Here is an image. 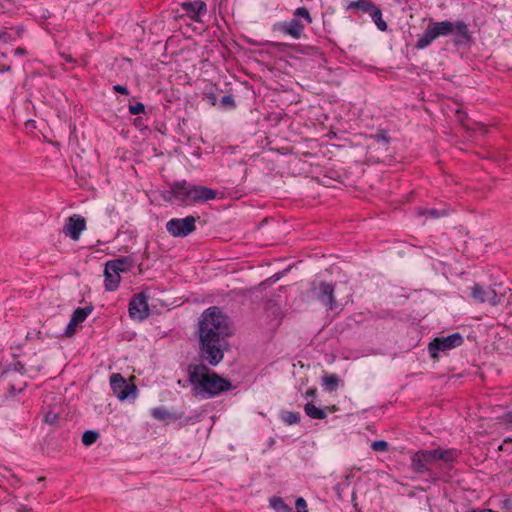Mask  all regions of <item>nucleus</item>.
<instances>
[{"label":"nucleus","mask_w":512,"mask_h":512,"mask_svg":"<svg viewBox=\"0 0 512 512\" xmlns=\"http://www.w3.org/2000/svg\"><path fill=\"white\" fill-rule=\"evenodd\" d=\"M188 374L194 395L212 398L232 389L230 380L224 379L215 372L209 373L205 364L189 365Z\"/></svg>","instance_id":"1"},{"label":"nucleus","mask_w":512,"mask_h":512,"mask_svg":"<svg viewBox=\"0 0 512 512\" xmlns=\"http://www.w3.org/2000/svg\"><path fill=\"white\" fill-rule=\"evenodd\" d=\"M230 335L229 318L218 307H210L202 313L199 336L227 339Z\"/></svg>","instance_id":"2"},{"label":"nucleus","mask_w":512,"mask_h":512,"mask_svg":"<svg viewBox=\"0 0 512 512\" xmlns=\"http://www.w3.org/2000/svg\"><path fill=\"white\" fill-rule=\"evenodd\" d=\"M470 297L477 303H488L491 306H497L504 302L507 294L508 309L507 314L512 316V289L503 287L501 283H495L492 286H485L480 283H474L470 288Z\"/></svg>","instance_id":"3"},{"label":"nucleus","mask_w":512,"mask_h":512,"mask_svg":"<svg viewBox=\"0 0 512 512\" xmlns=\"http://www.w3.org/2000/svg\"><path fill=\"white\" fill-rule=\"evenodd\" d=\"M312 21L309 10L306 7H298L294 10L291 19L274 23L272 31L298 40L304 35L305 27Z\"/></svg>","instance_id":"4"},{"label":"nucleus","mask_w":512,"mask_h":512,"mask_svg":"<svg viewBox=\"0 0 512 512\" xmlns=\"http://www.w3.org/2000/svg\"><path fill=\"white\" fill-rule=\"evenodd\" d=\"M429 24L437 38L453 34L455 35L454 42L456 45H464L471 41L468 25L462 20L456 22L444 20L430 22Z\"/></svg>","instance_id":"5"},{"label":"nucleus","mask_w":512,"mask_h":512,"mask_svg":"<svg viewBox=\"0 0 512 512\" xmlns=\"http://www.w3.org/2000/svg\"><path fill=\"white\" fill-rule=\"evenodd\" d=\"M227 339L199 336V355L211 366H217L224 358Z\"/></svg>","instance_id":"6"},{"label":"nucleus","mask_w":512,"mask_h":512,"mask_svg":"<svg viewBox=\"0 0 512 512\" xmlns=\"http://www.w3.org/2000/svg\"><path fill=\"white\" fill-rule=\"evenodd\" d=\"M312 298L320 302L327 311L342 310L334 296V285L321 281L318 284L312 283Z\"/></svg>","instance_id":"7"},{"label":"nucleus","mask_w":512,"mask_h":512,"mask_svg":"<svg viewBox=\"0 0 512 512\" xmlns=\"http://www.w3.org/2000/svg\"><path fill=\"white\" fill-rule=\"evenodd\" d=\"M463 344V336L456 332L446 337H436L428 344V352L433 359H438L440 352L454 349Z\"/></svg>","instance_id":"8"},{"label":"nucleus","mask_w":512,"mask_h":512,"mask_svg":"<svg viewBox=\"0 0 512 512\" xmlns=\"http://www.w3.org/2000/svg\"><path fill=\"white\" fill-rule=\"evenodd\" d=\"M196 218L192 215L185 218H172L166 223L167 232L175 238H184L196 230Z\"/></svg>","instance_id":"9"},{"label":"nucleus","mask_w":512,"mask_h":512,"mask_svg":"<svg viewBox=\"0 0 512 512\" xmlns=\"http://www.w3.org/2000/svg\"><path fill=\"white\" fill-rule=\"evenodd\" d=\"M110 386L120 401L126 400L129 397L136 398L137 396V387L134 384H128L120 373H113L111 375Z\"/></svg>","instance_id":"10"},{"label":"nucleus","mask_w":512,"mask_h":512,"mask_svg":"<svg viewBox=\"0 0 512 512\" xmlns=\"http://www.w3.org/2000/svg\"><path fill=\"white\" fill-rule=\"evenodd\" d=\"M129 316L133 320L143 321L150 315L148 296L144 292L135 294L129 302Z\"/></svg>","instance_id":"11"},{"label":"nucleus","mask_w":512,"mask_h":512,"mask_svg":"<svg viewBox=\"0 0 512 512\" xmlns=\"http://www.w3.org/2000/svg\"><path fill=\"white\" fill-rule=\"evenodd\" d=\"M436 462L434 449L418 450L411 456V468L417 474H425L431 471L430 465Z\"/></svg>","instance_id":"12"},{"label":"nucleus","mask_w":512,"mask_h":512,"mask_svg":"<svg viewBox=\"0 0 512 512\" xmlns=\"http://www.w3.org/2000/svg\"><path fill=\"white\" fill-rule=\"evenodd\" d=\"M169 193L180 205L186 206L191 203V183L186 180L171 183Z\"/></svg>","instance_id":"13"},{"label":"nucleus","mask_w":512,"mask_h":512,"mask_svg":"<svg viewBox=\"0 0 512 512\" xmlns=\"http://www.w3.org/2000/svg\"><path fill=\"white\" fill-rule=\"evenodd\" d=\"M180 6L186 16L194 22H201L202 17L207 14V5L202 0L183 2Z\"/></svg>","instance_id":"14"},{"label":"nucleus","mask_w":512,"mask_h":512,"mask_svg":"<svg viewBox=\"0 0 512 512\" xmlns=\"http://www.w3.org/2000/svg\"><path fill=\"white\" fill-rule=\"evenodd\" d=\"M86 229V220L81 215H73L68 218L67 223L63 228V232L66 236H69L72 240H78L81 233Z\"/></svg>","instance_id":"15"},{"label":"nucleus","mask_w":512,"mask_h":512,"mask_svg":"<svg viewBox=\"0 0 512 512\" xmlns=\"http://www.w3.org/2000/svg\"><path fill=\"white\" fill-rule=\"evenodd\" d=\"M217 192L209 187L191 183V203H204L216 198Z\"/></svg>","instance_id":"16"},{"label":"nucleus","mask_w":512,"mask_h":512,"mask_svg":"<svg viewBox=\"0 0 512 512\" xmlns=\"http://www.w3.org/2000/svg\"><path fill=\"white\" fill-rule=\"evenodd\" d=\"M108 270L118 273H126L132 270L135 265V259L132 256H121L106 262Z\"/></svg>","instance_id":"17"},{"label":"nucleus","mask_w":512,"mask_h":512,"mask_svg":"<svg viewBox=\"0 0 512 512\" xmlns=\"http://www.w3.org/2000/svg\"><path fill=\"white\" fill-rule=\"evenodd\" d=\"M436 461H442L444 463H453L460 456L461 452L454 448L443 449L438 447L434 449Z\"/></svg>","instance_id":"18"},{"label":"nucleus","mask_w":512,"mask_h":512,"mask_svg":"<svg viewBox=\"0 0 512 512\" xmlns=\"http://www.w3.org/2000/svg\"><path fill=\"white\" fill-rule=\"evenodd\" d=\"M104 277V286L107 291H115L118 289L121 281L120 273L108 270L107 263L105 264Z\"/></svg>","instance_id":"19"},{"label":"nucleus","mask_w":512,"mask_h":512,"mask_svg":"<svg viewBox=\"0 0 512 512\" xmlns=\"http://www.w3.org/2000/svg\"><path fill=\"white\" fill-rule=\"evenodd\" d=\"M436 39L437 37L433 29L431 28L430 24H428L423 34L419 36L417 42L415 43V49L423 50L429 47Z\"/></svg>","instance_id":"20"},{"label":"nucleus","mask_w":512,"mask_h":512,"mask_svg":"<svg viewBox=\"0 0 512 512\" xmlns=\"http://www.w3.org/2000/svg\"><path fill=\"white\" fill-rule=\"evenodd\" d=\"M375 6L376 5L370 0H357V1H351L348 4L347 9L348 10H359V11H363L365 13L370 14Z\"/></svg>","instance_id":"21"},{"label":"nucleus","mask_w":512,"mask_h":512,"mask_svg":"<svg viewBox=\"0 0 512 512\" xmlns=\"http://www.w3.org/2000/svg\"><path fill=\"white\" fill-rule=\"evenodd\" d=\"M304 411L311 419L322 420L327 417V413L324 409L316 407L312 402H308L304 406Z\"/></svg>","instance_id":"22"},{"label":"nucleus","mask_w":512,"mask_h":512,"mask_svg":"<svg viewBox=\"0 0 512 512\" xmlns=\"http://www.w3.org/2000/svg\"><path fill=\"white\" fill-rule=\"evenodd\" d=\"M93 311L92 306L78 307L72 314L73 323L81 324Z\"/></svg>","instance_id":"23"},{"label":"nucleus","mask_w":512,"mask_h":512,"mask_svg":"<svg viewBox=\"0 0 512 512\" xmlns=\"http://www.w3.org/2000/svg\"><path fill=\"white\" fill-rule=\"evenodd\" d=\"M369 15L380 31L384 32L387 30V23L383 20L382 12L379 7L375 6Z\"/></svg>","instance_id":"24"},{"label":"nucleus","mask_w":512,"mask_h":512,"mask_svg":"<svg viewBox=\"0 0 512 512\" xmlns=\"http://www.w3.org/2000/svg\"><path fill=\"white\" fill-rule=\"evenodd\" d=\"M339 382L340 379L336 374L326 375L322 378V384L329 392L335 391Z\"/></svg>","instance_id":"25"},{"label":"nucleus","mask_w":512,"mask_h":512,"mask_svg":"<svg viewBox=\"0 0 512 512\" xmlns=\"http://www.w3.org/2000/svg\"><path fill=\"white\" fill-rule=\"evenodd\" d=\"M281 420L287 425L298 424L301 420V415L299 412L282 411Z\"/></svg>","instance_id":"26"},{"label":"nucleus","mask_w":512,"mask_h":512,"mask_svg":"<svg viewBox=\"0 0 512 512\" xmlns=\"http://www.w3.org/2000/svg\"><path fill=\"white\" fill-rule=\"evenodd\" d=\"M151 416L159 421L173 419V415L164 407H155L151 409Z\"/></svg>","instance_id":"27"},{"label":"nucleus","mask_w":512,"mask_h":512,"mask_svg":"<svg viewBox=\"0 0 512 512\" xmlns=\"http://www.w3.org/2000/svg\"><path fill=\"white\" fill-rule=\"evenodd\" d=\"M99 436V432L94 430H87L82 435V443L85 446H90L98 440Z\"/></svg>","instance_id":"28"},{"label":"nucleus","mask_w":512,"mask_h":512,"mask_svg":"<svg viewBox=\"0 0 512 512\" xmlns=\"http://www.w3.org/2000/svg\"><path fill=\"white\" fill-rule=\"evenodd\" d=\"M371 138H373L378 143L383 142L386 145L390 142V136L385 129H378L377 132L371 136Z\"/></svg>","instance_id":"29"},{"label":"nucleus","mask_w":512,"mask_h":512,"mask_svg":"<svg viewBox=\"0 0 512 512\" xmlns=\"http://www.w3.org/2000/svg\"><path fill=\"white\" fill-rule=\"evenodd\" d=\"M128 110L131 115H140L146 113L145 105L141 102L129 104Z\"/></svg>","instance_id":"30"},{"label":"nucleus","mask_w":512,"mask_h":512,"mask_svg":"<svg viewBox=\"0 0 512 512\" xmlns=\"http://www.w3.org/2000/svg\"><path fill=\"white\" fill-rule=\"evenodd\" d=\"M421 214L428 218L437 219V218L444 216L445 212L440 211L435 208H430V209H424L423 211H421Z\"/></svg>","instance_id":"31"},{"label":"nucleus","mask_w":512,"mask_h":512,"mask_svg":"<svg viewBox=\"0 0 512 512\" xmlns=\"http://www.w3.org/2000/svg\"><path fill=\"white\" fill-rule=\"evenodd\" d=\"M371 448L376 452H385L388 450V443L385 440H376L372 442Z\"/></svg>","instance_id":"32"},{"label":"nucleus","mask_w":512,"mask_h":512,"mask_svg":"<svg viewBox=\"0 0 512 512\" xmlns=\"http://www.w3.org/2000/svg\"><path fill=\"white\" fill-rule=\"evenodd\" d=\"M220 104L224 108H235L236 103L232 95H224L220 100Z\"/></svg>","instance_id":"33"},{"label":"nucleus","mask_w":512,"mask_h":512,"mask_svg":"<svg viewBox=\"0 0 512 512\" xmlns=\"http://www.w3.org/2000/svg\"><path fill=\"white\" fill-rule=\"evenodd\" d=\"M59 419V416L57 413L55 412H52V411H48L45 416H44V422L49 424V425H54L57 423Z\"/></svg>","instance_id":"34"},{"label":"nucleus","mask_w":512,"mask_h":512,"mask_svg":"<svg viewBox=\"0 0 512 512\" xmlns=\"http://www.w3.org/2000/svg\"><path fill=\"white\" fill-rule=\"evenodd\" d=\"M501 421L505 424L506 429L512 430V411L504 413Z\"/></svg>","instance_id":"35"},{"label":"nucleus","mask_w":512,"mask_h":512,"mask_svg":"<svg viewBox=\"0 0 512 512\" xmlns=\"http://www.w3.org/2000/svg\"><path fill=\"white\" fill-rule=\"evenodd\" d=\"M0 40L4 43H7L15 40V37L6 28H1Z\"/></svg>","instance_id":"36"},{"label":"nucleus","mask_w":512,"mask_h":512,"mask_svg":"<svg viewBox=\"0 0 512 512\" xmlns=\"http://www.w3.org/2000/svg\"><path fill=\"white\" fill-rule=\"evenodd\" d=\"M295 506L297 509L296 512H308L307 511V503H306L305 499L302 497L297 498V500L295 502Z\"/></svg>","instance_id":"37"},{"label":"nucleus","mask_w":512,"mask_h":512,"mask_svg":"<svg viewBox=\"0 0 512 512\" xmlns=\"http://www.w3.org/2000/svg\"><path fill=\"white\" fill-rule=\"evenodd\" d=\"M78 325H79L78 323H73V319L71 318L69 323H68V325H67V328H66V331H65V335L71 336L75 332V328Z\"/></svg>","instance_id":"38"},{"label":"nucleus","mask_w":512,"mask_h":512,"mask_svg":"<svg viewBox=\"0 0 512 512\" xmlns=\"http://www.w3.org/2000/svg\"><path fill=\"white\" fill-rule=\"evenodd\" d=\"M113 91L116 92V93H120L122 95H128L129 94V90L126 86H123V85H120V84H116L113 86Z\"/></svg>","instance_id":"39"},{"label":"nucleus","mask_w":512,"mask_h":512,"mask_svg":"<svg viewBox=\"0 0 512 512\" xmlns=\"http://www.w3.org/2000/svg\"><path fill=\"white\" fill-rule=\"evenodd\" d=\"M25 385H26V384L24 383V384H23V386H20V387H18V388H17L14 384H11V385H9L8 391H9L10 393H13V394H14L16 391H17V392H21V391L23 390V388L25 387Z\"/></svg>","instance_id":"40"},{"label":"nucleus","mask_w":512,"mask_h":512,"mask_svg":"<svg viewBox=\"0 0 512 512\" xmlns=\"http://www.w3.org/2000/svg\"><path fill=\"white\" fill-rule=\"evenodd\" d=\"M13 367L14 371L19 372L20 374L24 373V365L21 362L14 363Z\"/></svg>","instance_id":"41"},{"label":"nucleus","mask_w":512,"mask_h":512,"mask_svg":"<svg viewBox=\"0 0 512 512\" xmlns=\"http://www.w3.org/2000/svg\"><path fill=\"white\" fill-rule=\"evenodd\" d=\"M502 509L511 510L510 512H512V501L509 499L503 501Z\"/></svg>","instance_id":"42"},{"label":"nucleus","mask_w":512,"mask_h":512,"mask_svg":"<svg viewBox=\"0 0 512 512\" xmlns=\"http://www.w3.org/2000/svg\"><path fill=\"white\" fill-rule=\"evenodd\" d=\"M316 392V388H310L306 391V397H315Z\"/></svg>","instance_id":"43"},{"label":"nucleus","mask_w":512,"mask_h":512,"mask_svg":"<svg viewBox=\"0 0 512 512\" xmlns=\"http://www.w3.org/2000/svg\"><path fill=\"white\" fill-rule=\"evenodd\" d=\"M270 45H271V47H273V48H275V49H278V50H279L280 48H282L283 46H285V44L280 43V42H272Z\"/></svg>","instance_id":"44"},{"label":"nucleus","mask_w":512,"mask_h":512,"mask_svg":"<svg viewBox=\"0 0 512 512\" xmlns=\"http://www.w3.org/2000/svg\"><path fill=\"white\" fill-rule=\"evenodd\" d=\"M25 53H26V50L24 48H21V47H19V48H17L15 50V54L16 55H24Z\"/></svg>","instance_id":"45"},{"label":"nucleus","mask_w":512,"mask_h":512,"mask_svg":"<svg viewBox=\"0 0 512 512\" xmlns=\"http://www.w3.org/2000/svg\"><path fill=\"white\" fill-rule=\"evenodd\" d=\"M135 125L137 127H140L142 125V118L141 117H138L137 119H135Z\"/></svg>","instance_id":"46"},{"label":"nucleus","mask_w":512,"mask_h":512,"mask_svg":"<svg viewBox=\"0 0 512 512\" xmlns=\"http://www.w3.org/2000/svg\"><path fill=\"white\" fill-rule=\"evenodd\" d=\"M62 56L65 58V60H66L67 62H71V63H73V62H74V60H73V58H72L71 56H69V55H62Z\"/></svg>","instance_id":"47"},{"label":"nucleus","mask_w":512,"mask_h":512,"mask_svg":"<svg viewBox=\"0 0 512 512\" xmlns=\"http://www.w3.org/2000/svg\"><path fill=\"white\" fill-rule=\"evenodd\" d=\"M466 512H487V508H485V509H472V510H469V511H466Z\"/></svg>","instance_id":"48"},{"label":"nucleus","mask_w":512,"mask_h":512,"mask_svg":"<svg viewBox=\"0 0 512 512\" xmlns=\"http://www.w3.org/2000/svg\"><path fill=\"white\" fill-rule=\"evenodd\" d=\"M504 444H511L512 443V437H506L504 440H503Z\"/></svg>","instance_id":"49"},{"label":"nucleus","mask_w":512,"mask_h":512,"mask_svg":"<svg viewBox=\"0 0 512 512\" xmlns=\"http://www.w3.org/2000/svg\"><path fill=\"white\" fill-rule=\"evenodd\" d=\"M18 512H31V509L26 508V507H22V508L18 509Z\"/></svg>","instance_id":"50"},{"label":"nucleus","mask_w":512,"mask_h":512,"mask_svg":"<svg viewBox=\"0 0 512 512\" xmlns=\"http://www.w3.org/2000/svg\"><path fill=\"white\" fill-rule=\"evenodd\" d=\"M10 70V66H3L0 68V72H6Z\"/></svg>","instance_id":"51"},{"label":"nucleus","mask_w":512,"mask_h":512,"mask_svg":"<svg viewBox=\"0 0 512 512\" xmlns=\"http://www.w3.org/2000/svg\"><path fill=\"white\" fill-rule=\"evenodd\" d=\"M505 445H506V444H504V443H503V444H501V445L499 446V448H498V449H499L500 451H507L508 449L505 447Z\"/></svg>","instance_id":"52"},{"label":"nucleus","mask_w":512,"mask_h":512,"mask_svg":"<svg viewBox=\"0 0 512 512\" xmlns=\"http://www.w3.org/2000/svg\"><path fill=\"white\" fill-rule=\"evenodd\" d=\"M399 3L405 2V0H396Z\"/></svg>","instance_id":"53"}]
</instances>
